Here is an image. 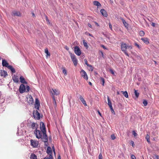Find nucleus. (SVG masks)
<instances>
[{
	"label": "nucleus",
	"mask_w": 159,
	"mask_h": 159,
	"mask_svg": "<svg viewBox=\"0 0 159 159\" xmlns=\"http://www.w3.org/2000/svg\"><path fill=\"white\" fill-rule=\"evenodd\" d=\"M65 48L67 50H68L69 49V48L67 46H66L65 47Z\"/></svg>",
	"instance_id": "55"
},
{
	"label": "nucleus",
	"mask_w": 159,
	"mask_h": 159,
	"mask_svg": "<svg viewBox=\"0 0 159 159\" xmlns=\"http://www.w3.org/2000/svg\"><path fill=\"white\" fill-rule=\"evenodd\" d=\"M81 76L83 77V78L86 80H88V77L86 72L83 69L81 70L80 72Z\"/></svg>",
	"instance_id": "7"
},
{
	"label": "nucleus",
	"mask_w": 159,
	"mask_h": 159,
	"mask_svg": "<svg viewBox=\"0 0 159 159\" xmlns=\"http://www.w3.org/2000/svg\"><path fill=\"white\" fill-rule=\"evenodd\" d=\"M131 159H136L135 156L133 155H132L131 156Z\"/></svg>",
	"instance_id": "48"
},
{
	"label": "nucleus",
	"mask_w": 159,
	"mask_h": 159,
	"mask_svg": "<svg viewBox=\"0 0 159 159\" xmlns=\"http://www.w3.org/2000/svg\"><path fill=\"white\" fill-rule=\"evenodd\" d=\"M30 126L33 129H37L38 127V125L37 123L34 122L32 123Z\"/></svg>",
	"instance_id": "14"
},
{
	"label": "nucleus",
	"mask_w": 159,
	"mask_h": 159,
	"mask_svg": "<svg viewBox=\"0 0 159 159\" xmlns=\"http://www.w3.org/2000/svg\"><path fill=\"white\" fill-rule=\"evenodd\" d=\"M30 88L28 85L25 86L23 84H21L19 87V91L20 93H22L24 92H28L29 91Z\"/></svg>",
	"instance_id": "4"
},
{
	"label": "nucleus",
	"mask_w": 159,
	"mask_h": 159,
	"mask_svg": "<svg viewBox=\"0 0 159 159\" xmlns=\"http://www.w3.org/2000/svg\"><path fill=\"white\" fill-rule=\"evenodd\" d=\"M134 93L136 97L138 98L139 95V93L138 92V91L134 89Z\"/></svg>",
	"instance_id": "33"
},
{
	"label": "nucleus",
	"mask_w": 159,
	"mask_h": 159,
	"mask_svg": "<svg viewBox=\"0 0 159 159\" xmlns=\"http://www.w3.org/2000/svg\"><path fill=\"white\" fill-rule=\"evenodd\" d=\"M58 159H61V157L60 155H59L58 156Z\"/></svg>",
	"instance_id": "61"
},
{
	"label": "nucleus",
	"mask_w": 159,
	"mask_h": 159,
	"mask_svg": "<svg viewBox=\"0 0 159 159\" xmlns=\"http://www.w3.org/2000/svg\"><path fill=\"white\" fill-rule=\"evenodd\" d=\"M40 106V104H35V107L38 110H39V107Z\"/></svg>",
	"instance_id": "36"
},
{
	"label": "nucleus",
	"mask_w": 159,
	"mask_h": 159,
	"mask_svg": "<svg viewBox=\"0 0 159 159\" xmlns=\"http://www.w3.org/2000/svg\"><path fill=\"white\" fill-rule=\"evenodd\" d=\"M34 133L36 138L38 139H41L42 141L44 142H47L48 141V138L47 141H44V136L43 135V132L41 130L36 129L34 131Z\"/></svg>",
	"instance_id": "1"
},
{
	"label": "nucleus",
	"mask_w": 159,
	"mask_h": 159,
	"mask_svg": "<svg viewBox=\"0 0 159 159\" xmlns=\"http://www.w3.org/2000/svg\"><path fill=\"white\" fill-rule=\"evenodd\" d=\"M141 39L146 44L149 43L148 39L147 38H142Z\"/></svg>",
	"instance_id": "21"
},
{
	"label": "nucleus",
	"mask_w": 159,
	"mask_h": 159,
	"mask_svg": "<svg viewBox=\"0 0 159 159\" xmlns=\"http://www.w3.org/2000/svg\"><path fill=\"white\" fill-rule=\"evenodd\" d=\"M80 99L81 101V102L84 105L86 106H87V104L86 103V102L84 100L83 98L82 97V96L80 95Z\"/></svg>",
	"instance_id": "19"
},
{
	"label": "nucleus",
	"mask_w": 159,
	"mask_h": 159,
	"mask_svg": "<svg viewBox=\"0 0 159 159\" xmlns=\"http://www.w3.org/2000/svg\"><path fill=\"white\" fill-rule=\"evenodd\" d=\"M89 85H92V83L90 82H89Z\"/></svg>",
	"instance_id": "59"
},
{
	"label": "nucleus",
	"mask_w": 159,
	"mask_h": 159,
	"mask_svg": "<svg viewBox=\"0 0 159 159\" xmlns=\"http://www.w3.org/2000/svg\"><path fill=\"white\" fill-rule=\"evenodd\" d=\"M2 64L3 66L8 67L9 66V64L7 62V61L5 59L2 60Z\"/></svg>",
	"instance_id": "12"
},
{
	"label": "nucleus",
	"mask_w": 159,
	"mask_h": 159,
	"mask_svg": "<svg viewBox=\"0 0 159 159\" xmlns=\"http://www.w3.org/2000/svg\"><path fill=\"white\" fill-rule=\"evenodd\" d=\"M12 79L14 82L17 83L19 81V78L18 76L16 75H14L12 77Z\"/></svg>",
	"instance_id": "16"
},
{
	"label": "nucleus",
	"mask_w": 159,
	"mask_h": 159,
	"mask_svg": "<svg viewBox=\"0 0 159 159\" xmlns=\"http://www.w3.org/2000/svg\"><path fill=\"white\" fill-rule=\"evenodd\" d=\"M120 19L121 20L124 25L126 28H128V24L126 22L125 20L122 18H121Z\"/></svg>",
	"instance_id": "23"
},
{
	"label": "nucleus",
	"mask_w": 159,
	"mask_h": 159,
	"mask_svg": "<svg viewBox=\"0 0 159 159\" xmlns=\"http://www.w3.org/2000/svg\"><path fill=\"white\" fill-rule=\"evenodd\" d=\"M45 52L47 54V56H50V53L49 52L47 48H46L45 49Z\"/></svg>",
	"instance_id": "31"
},
{
	"label": "nucleus",
	"mask_w": 159,
	"mask_h": 159,
	"mask_svg": "<svg viewBox=\"0 0 159 159\" xmlns=\"http://www.w3.org/2000/svg\"><path fill=\"white\" fill-rule=\"evenodd\" d=\"M96 23V25H97L98 26H99V25L96 22L95 23Z\"/></svg>",
	"instance_id": "63"
},
{
	"label": "nucleus",
	"mask_w": 159,
	"mask_h": 159,
	"mask_svg": "<svg viewBox=\"0 0 159 159\" xmlns=\"http://www.w3.org/2000/svg\"><path fill=\"white\" fill-rule=\"evenodd\" d=\"M143 103L144 106H146L148 104L147 101L146 100H144L143 102Z\"/></svg>",
	"instance_id": "41"
},
{
	"label": "nucleus",
	"mask_w": 159,
	"mask_h": 159,
	"mask_svg": "<svg viewBox=\"0 0 159 159\" xmlns=\"http://www.w3.org/2000/svg\"><path fill=\"white\" fill-rule=\"evenodd\" d=\"M107 101H108V105L109 106V107H112V103L110 99L109 98L108 96H107Z\"/></svg>",
	"instance_id": "25"
},
{
	"label": "nucleus",
	"mask_w": 159,
	"mask_h": 159,
	"mask_svg": "<svg viewBox=\"0 0 159 159\" xmlns=\"http://www.w3.org/2000/svg\"><path fill=\"white\" fill-rule=\"evenodd\" d=\"M52 149H53V150L54 152V153L55 154V148H54V147H52Z\"/></svg>",
	"instance_id": "57"
},
{
	"label": "nucleus",
	"mask_w": 159,
	"mask_h": 159,
	"mask_svg": "<svg viewBox=\"0 0 159 159\" xmlns=\"http://www.w3.org/2000/svg\"><path fill=\"white\" fill-rule=\"evenodd\" d=\"M88 66L89 67V70H91V71H92L93 70V68L92 65H89Z\"/></svg>",
	"instance_id": "37"
},
{
	"label": "nucleus",
	"mask_w": 159,
	"mask_h": 159,
	"mask_svg": "<svg viewBox=\"0 0 159 159\" xmlns=\"http://www.w3.org/2000/svg\"><path fill=\"white\" fill-rule=\"evenodd\" d=\"M20 82L23 83L25 84H27V83L25 79L22 76H21L20 78Z\"/></svg>",
	"instance_id": "18"
},
{
	"label": "nucleus",
	"mask_w": 159,
	"mask_h": 159,
	"mask_svg": "<svg viewBox=\"0 0 159 159\" xmlns=\"http://www.w3.org/2000/svg\"><path fill=\"white\" fill-rule=\"evenodd\" d=\"M121 50L124 52L125 54L128 56H129L128 53L126 51L127 49L131 50L132 48V47L131 45H127L126 43L123 42L121 43Z\"/></svg>",
	"instance_id": "2"
},
{
	"label": "nucleus",
	"mask_w": 159,
	"mask_h": 159,
	"mask_svg": "<svg viewBox=\"0 0 159 159\" xmlns=\"http://www.w3.org/2000/svg\"><path fill=\"white\" fill-rule=\"evenodd\" d=\"M40 104L39 100L37 98H36L35 101V104Z\"/></svg>",
	"instance_id": "44"
},
{
	"label": "nucleus",
	"mask_w": 159,
	"mask_h": 159,
	"mask_svg": "<svg viewBox=\"0 0 159 159\" xmlns=\"http://www.w3.org/2000/svg\"><path fill=\"white\" fill-rule=\"evenodd\" d=\"M93 3L94 5L98 6V8L101 6V5L100 3L98 1H94L93 2Z\"/></svg>",
	"instance_id": "17"
},
{
	"label": "nucleus",
	"mask_w": 159,
	"mask_h": 159,
	"mask_svg": "<svg viewBox=\"0 0 159 159\" xmlns=\"http://www.w3.org/2000/svg\"><path fill=\"white\" fill-rule=\"evenodd\" d=\"M40 129L43 132V135L44 136V141H47V135L46 134V130L45 125L43 122H41L40 123Z\"/></svg>",
	"instance_id": "3"
},
{
	"label": "nucleus",
	"mask_w": 159,
	"mask_h": 159,
	"mask_svg": "<svg viewBox=\"0 0 159 159\" xmlns=\"http://www.w3.org/2000/svg\"><path fill=\"white\" fill-rule=\"evenodd\" d=\"M101 47L103 48L104 49H107L106 48L104 45H102Z\"/></svg>",
	"instance_id": "54"
},
{
	"label": "nucleus",
	"mask_w": 159,
	"mask_h": 159,
	"mask_svg": "<svg viewBox=\"0 0 159 159\" xmlns=\"http://www.w3.org/2000/svg\"><path fill=\"white\" fill-rule=\"evenodd\" d=\"M74 52L75 54L78 56H80L81 55V52L79 47L76 46L74 48Z\"/></svg>",
	"instance_id": "9"
},
{
	"label": "nucleus",
	"mask_w": 159,
	"mask_h": 159,
	"mask_svg": "<svg viewBox=\"0 0 159 159\" xmlns=\"http://www.w3.org/2000/svg\"><path fill=\"white\" fill-rule=\"evenodd\" d=\"M100 80H101V81L102 83V86L104 85V84L105 83V79L104 78H103L102 77H101L100 78Z\"/></svg>",
	"instance_id": "35"
},
{
	"label": "nucleus",
	"mask_w": 159,
	"mask_h": 159,
	"mask_svg": "<svg viewBox=\"0 0 159 159\" xmlns=\"http://www.w3.org/2000/svg\"><path fill=\"white\" fill-rule=\"evenodd\" d=\"M13 15L14 16H20L21 13L19 11H14L12 12Z\"/></svg>",
	"instance_id": "22"
},
{
	"label": "nucleus",
	"mask_w": 159,
	"mask_h": 159,
	"mask_svg": "<svg viewBox=\"0 0 159 159\" xmlns=\"http://www.w3.org/2000/svg\"><path fill=\"white\" fill-rule=\"evenodd\" d=\"M135 46H137L138 48H139V45L137 43H135Z\"/></svg>",
	"instance_id": "53"
},
{
	"label": "nucleus",
	"mask_w": 159,
	"mask_h": 159,
	"mask_svg": "<svg viewBox=\"0 0 159 159\" xmlns=\"http://www.w3.org/2000/svg\"><path fill=\"white\" fill-rule=\"evenodd\" d=\"M46 20L47 21L49 22L48 19V17L47 16H46Z\"/></svg>",
	"instance_id": "52"
},
{
	"label": "nucleus",
	"mask_w": 159,
	"mask_h": 159,
	"mask_svg": "<svg viewBox=\"0 0 159 159\" xmlns=\"http://www.w3.org/2000/svg\"><path fill=\"white\" fill-rule=\"evenodd\" d=\"M121 92L123 93L125 97L126 98H128V94L127 91L124 92L121 91Z\"/></svg>",
	"instance_id": "30"
},
{
	"label": "nucleus",
	"mask_w": 159,
	"mask_h": 159,
	"mask_svg": "<svg viewBox=\"0 0 159 159\" xmlns=\"http://www.w3.org/2000/svg\"><path fill=\"white\" fill-rule=\"evenodd\" d=\"M88 26H89V27H90V28H92V25H91V24H88Z\"/></svg>",
	"instance_id": "58"
},
{
	"label": "nucleus",
	"mask_w": 159,
	"mask_h": 159,
	"mask_svg": "<svg viewBox=\"0 0 159 159\" xmlns=\"http://www.w3.org/2000/svg\"><path fill=\"white\" fill-rule=\"evenodd\" d=\"M100 12L102 15L105 17H107L108 15L106 11L104 9H102L100 10Z\"/></svg>",
	"instance_id": "11"
},
{
	"label": "nucleus",
	"mask_w": 159,
	"mask_h": 159,
	"mask_svg": "<svg viewBox=\"0 0 159 159\" xmlns=\"http://www.w3.org/2000/svg\"><path fill=\"white\" fill-rule=\"evenodd\" d=\"M32 16L33 17H35V14L33 12L32 13Z\"/></svg>",
	"instance_id": "56"
},
{
	"label": "nucleus",
	"mask_w": 159,
	"mask_h": 159,
	"mask_svg": "<svg viewBox=\"0 0 159 159\" xmlns=\"http://www.w3.org/2000/svg\"><path fill=\"white\" fill-rule=\"evenodd\" d=\"M31 145L34 148H37L38 146V142L33 139L30 140Z\"/></svg>",
	"instance_id": "10"
},
{
	"label": "nucleus",
	"mask_w": 159,
	"mask_h": 159,
	"mask_svg": "<svg viewBox=\"0 0 159 159\" xmlns=\"http://www.w3.org/2000/svg\"><path fill=\"white\" fill-rule=\"evenodd\" d=\"M132 134L135 137H136L138 135V134L136 133L134 130L133 131Z\"/></svg>",
	"instance_id": "40"
},
{
	"label": "nucleus",
	"mask_w": 159,
	"mask_h": 159,
	"mask_svg": "<svg viewBox=\"0 0 159 159\" xmlns=\"http://www.w3.org/2000/svg\"><path fill=\"white\" fill-rule=\"evenodd\" d=\"M62 70L63 73L65 75H67V71L66 69V68L64 67H62Z\"/></svg>",
	"instance_id": "28"
},
{
	"label": "nucleus",
	"mask_w": 159,
	"mask_h": 159,
	"mask_svg": "<svg viewBox=\"0 0 159 159\" xmlns=\"http://www.w3.org/2000/svg\"><path fill=\"white\" fill-rule=\"evenodd\" d=\"M147 140V141L148 143H150V136L148 134H147L145 138Z\"/></svg>",
	"instance_id": "29"
},
{
	"label": "nucleus",
	"mask_w": 159,
	"mask_h": 159,
	"mask_svg": "<svg viewBox=\"0 0 159 159\" xmlns=\"http://www.w3.org/2000/svg\"><path fill=\"white\" fill-rule=\"evenodd\" d=\"M33 114L34 118L37 120L40 119V114L37 110L33 111Z\"/></svg>",
	"instance_id": "6"
},
{
	"label": "nucleus",
	"mask_w": 159,
	"mask_h": 159,
	"mask_svg": "<svg viewBox=\"0 0 159 159\" xmlns=\"http://www.w3.org/2000/svg\"><path fill=\"white\" fill-rule=\"evenodd\" d=\"M7 68L10 69L12 73H15L16 72L15 69L11 66L9 65Z\"/></svg>",
	"instance_id": "24"
},
{
	"label": "nucleus",
	"mask_w": 159,
	"mask_h": 159,
	"mask_svg": "<svg viewBox=\"0 0 159 159\" xmlns=\"http://www.w3.org/2000/svg\"><path fill=\"white\" fill-rule=\"evenodd\" d=\"M44 159H53L52 155H50L48 157H46Z\"/></svg>",
	"instance_id": "39"
},
{
	"label": "nucleus",
	"mask_w": 159,
	"mask_h": 159,
	"mask_svg": "<svg viewBox=\"0 0 159 159\" xmlns=\"http://www.w3.org/2000/svg\"><path fill=\"white\" fill-rule=\"evenodd\" d=\"M50 92L52 96H54V95H58L60 94L59 90L54 89H52L51 90Z\"/></svg>",
	"instance_id": "8"
},
{
	"label": "nucleus",
	"mask_w": 159,
	"mask_h": 159,
	"mask_svg": "<svg viewBox=\"0 0 159 159\" xmlns=\"http://www.w3.org/2000/svg\"><path fill=\"white\" fill-rule=\"evenodd\" d=\"M101 53H102V57H103L104 56V55H103V52H101Z\"/></svg>",
	"instance_id": "60"
},
{
	"label": "nucleus",
	"mask_w": 159,
	"mask_h": 159,
	"mask_svg": "<svg viewBox=\"0 0 159 159\" xmlns=\"http://www.w3.org/2000/svg\"><path fill=\"white\" fill-rule=\"evenodd\" d=\"M117 95H119L120 94V93L118 91L117 92Z\"/></svg>",
	"instance_id": "62"
},
{
	"label": "nucleus",
	"mask_w": 159,
	"mask_h": 159,
	"mask_svg": "<svg viewBox=\"0 0 159 159\" xmlns=\"http://www.w3.org/2000/svg\"><path fill=\"white\" fill-rule=\"evenodd\" d=\"M111 139L112 140H114L116 139V137L114 134H112L111 135Z\"/></svg>",
	"instance_id": "42"
},
{
	"label": "nucleus",
	"mask_w": 159,
	"mask_h": 159,
	"mask_svg": "<svg viewBox=\"0 0 159 159\" xmlns=\"http://www.w3.org/2000/svg\"><path fill=\"white\" fill-rule=\"evenodd\" d=\"M153 157L154 159H159V156L156 154L154 155V157Z\"/></svg>",
	"instance_id": "38"
},
{
	"label": "nucleus",
	"mask_w": 159,
	"mask_h": 159,
	"mask_svg": "<svg viewBox=\"0 0 159 159\" xmlns=\"http://www.w3.org/2000/svg\"><path fill=\"white\" fill-rule=\"evenodd\" d=\"M110 109L111 111V112H112V113H113L114 114H115V112H114V109L112 107H110Z\"/></svg>",
	"instance_id": "45"
},
{
	"label": "nucleus",
	"mask_w": 159,
	"mask_h": 159,
	"mask_svg": "<svg viewBox=\"0 0 159 159\" xmlns=\"http://www.w3.org/2000/svg\"><path fill=\"white\" fill-rule=\"evenodd\" d=\"M69 53L74 66H76L78 64V61L76 57L75 56L74 54H73L71 52H69Z\"/></svg>",
	"instance_id": "5"
},
{
	"label": "nucleus",
	"mask_w": 159,
	"mask_h": 159,
	"mask_svg": "<svg viewBox=\"0 0 159 159\" xmlns=\"http://www.w3.org/2000/svg\"><path fill=\"white\" fill-rule=\"evenodd\" d=\"M110 70V72H111V73L112 74H113V75H114V72L113 70H112V69H110V70Z\"/></svg>",
	"instance_id": "49"
},
{
	"label": "nucleus",
	"mask_w": 159,
	"mask_h": 159,
	"mask_svg": "<svg viewBox=\"0 0 159 159\" xmlns=\"http://www.w3.org/2000/svg\"><path fill=\"white\" fill-rule=\"evenodd\" d=\"M84 61L85 64H86L87 66L89 65L88 63V61L86 59H84Z\"/></svg>",
	"instance_id": "47"
},
{
	"label": "nucleus",
	"mask_w": 159,
	"mask_h": 159,
	"mask_svg": "<svg viewBox=\"0 0 159 159\" xmlns=\"http://www.w3.org/2000/svg\"><path fill=\"white\" fill-rule=\"evenodd\" d=\"M102 154L101 153H100L98 156V159H102Z\"/></svg>",
	"instance_id": "46"
},
{
	"label": "nucleus",
	"mask_w": 159,
	"mask_h": 159,
	"mask_svg": "<svg viewBox=\"0 0 159 159\" xmlns=\"http://www.w3.org/2000/svg\"><path fill=\"white\" fill-rule=\"evenodd\" d=\"M89 35L91 36H92V35L90 34H89Z\"/></svg>",
	"instance_id": "64"
},
{
	"label": "nucleus",
	"mask_w": 159,
	"mask_h": 159,
	"mask_svg": "<svg viewBox=\"0 0 159 159\" xmlns=\"http://www.w3.org/2000/svg\"><path fill=\"white\" fill-rule=\"evenodd\" d=\"M109 25L110 29H111V30H112V26L110 23H109Z\"/></svg>",
	"instance_id": "43"
},
{
	"label": "nucleus",
	"mask_w": 159,
	"mask_h": 159,
	"mask_svg": "<svg viewBox=\"0 0 159 159\" xmlns=\"http://www.w3.org/2000/svg\"><path fill=\"white\" fill-rule=\"evenodd\" d=\"M83 43L84 46L86 48H88L89 47V46L88 45L87 43L85 42V40H83Z\"/></svg>",
	"instance_id": "32"
},
{
	"label": "nucleus",
	"mask_w": 159,
	"mask_h": 159,
	"mask_svg": "<svg viewBox=\"0 0 159 159\" xmlns=\"http://www.w3.org/2000/svg\"><path fill=\"white\" fill-rule=\"evenodd\" d=\"M29 97L27 100L28 102L31 104H32L34 103V99H33L32 97L30 95L29 96Z\"/></svg>",
	"instance_id": "13"
},
{
	"label": "nucleus",
	"mask_w": 159,
	"mask_h": 159,
	"mask_svg": "<svg viewBox=\"0 0 159 159\" xmlns=\"http://www.w3.org/2000/svg\"><path fill=\"white\" fill-rule=\"evenodd\" d=\"M30 159H37L36 156L34 153H32L30 157Z\"/></svg>",
	"instance_id": "27"
},
{
	"label": "nucleus",
	"mask_w": 159,
	"mask_h": 159,
	"mask_svg": "<svg viewBox=\"0 0 159 159\" xmlns=\"http://www.w3.org/2000/svg\"><path fill=\"white\" fill-rule=\"evenodd\" d=\"M52 100H53V105L55 107H56L57 106V103L56 101V99L54 96H52Z\"/></svg>",
	"instance_id": "26"
},
{
	"label": "nucleus",
	"mask_w": 159,
	"mask_h": 159,
	"mask_svg": "<svg viewBox=\"0 0 159 159\" xmlns=\"http://www.w3.org/2000/svg\"><path fill=\"white\" fill-rule=\"evenodd\" d=\"M47 153L50 155H52V152L51 148L50 147H48L47 149Z\"/></svg>",
	"instance_id": "20"
},
{
	"label": "nucleus",
	"mask_w": 159,
	"mask_h": 159,
	"mask_svg": "<svg viewBox=\"0 0 159 159\" xmlns=\"http://www.w3.org/2000/svg\"><path fill=\"white\" fill-rule=\"evenodd\" d=\"M139 34L140 36H143L145 34V33L143 31H140L139 32Z\"/></svg>",
	"instance_id": "34"
},
{
	"label": "nucleus",
	"mask_w": 159,
	"mask_h": 159,
	"mask_svg": "<svg viewBox=\"0 0 159 159\" xmlns=\"http://www.w3.org/2000/svg\"><path fill=\"white\" fill-rule=\"evenodd\" d=\"M130 143L132 144L133 147H134V142L133 141H131L130 142Z\"/></svg>",
	"instance_id": "50"
},
{
	"label": "nucleus",
	"mask_w": 159,
	"mask_h": 159,
	"mask_svg": "<svg viewBox=\"0 0 159 159\" xmlns=\"http://www.w3.org/2000/svg\"><path fill=\"white\" fill-rule=\"evenodd\" d=\"M151 25L153 27H154L155 26V23H154L153 22H152L151 24Z\"/></svg>",
	"instance_id": "51"
},
{
	"label": "nucleus",
	"mask_w": 159,
	"mask_h": 159,
	"mask_svg": "<svg viewBox=\"0 0 159 159\" xmlns=\"http://www.w3.org/2000/svg\"><path fill=\"white\" fill-rule=\"evenodd\" d=\"M0 75L1 76L5 77L7 75V73L6 71L1 70L0 71Z\"/></svg>",
	"instance_id": "15"
}]
</instances>
